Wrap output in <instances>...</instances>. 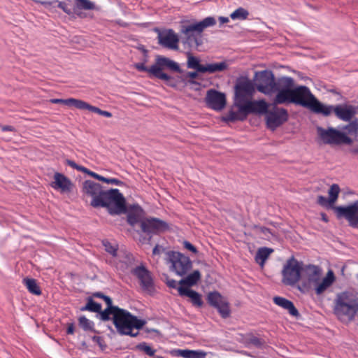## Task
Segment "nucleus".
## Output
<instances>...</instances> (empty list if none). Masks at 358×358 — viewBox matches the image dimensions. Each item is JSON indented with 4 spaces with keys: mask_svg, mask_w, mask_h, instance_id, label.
Returning <instances> with one entry per match:
<instances>
[{
    "mask_svg": "<svg viewBox=\"0 0 358 358\" xmlns=\"http://www.w3.org/2000/svg\"><path fill=\"white\" fill-rule=\"evenodd\" d=\"M0 128L2 131H15V128L13 126H10V125H5V126L0 125Z\"/></svg>",
    "mask_w": 358,
    "mask_h": 358,
    "instance_id": "obj_56",
    "label": "nucleus"
},
{
    "mask_svg": "<svg viewBox=\"0 0 358 358\" xmlns=\"http://www.w3.org/2000/svg\"><path fill=\"white\" fill-rule=\"evenodd\" d=\"M57 6H58V8H61L66 14L70 15L71 13V10L69 8L66 3L63 2V1H59Z\"/></svg>",
    "mask_w": 358,
    "mask_h": 358,
    "instance_id": "obj_52",
    "label": "nucleus"
},
{
    "mask_svg": "<svg viewBox=\"0 0 358 358\" xmlns=\"http://www.w3.org/2000/svg\"><path fill=\"white\" fill-rule=\"evenodd\" d=\"M153 255H159L160 253V248L158 245H157L152 250Z\"/></svg>",
    "mask_w": 358,
    "mask_h": 358,
    "instance_id": "obj_61",
    "label": "nucleus"
},
{
    "mask_svg": "<svg viewBox=\"0 0 358 358\" xmlns=\"http://www.w3.org/2000/svg\"><path fill=\"white\" fill-rule=\"evenodd\" d=\"M83 173H87V175H89L100 181H102L103 178V176H101L97 174L96 173L87 169V168H86L85 171H84Z\"/></svg>",
    "mask_w": 358,
    "mask_h": 358,
    "instance_id": "obj_53",
    "label": "nucleus"
},
{
    "mask_svg": "<svg viewBox=\"0 0 358 358\" xmlns=\"http://www.w3.org/2000/svg\"><path fill=\"white\" fill-rule=\"evenodd\" d=\"M83 192L85 195L92 198L90 204L93 206L94 201L96 199H101L105 190L100 184L87 180L83 183Z\"/></svg>",
    "mask_w": 358,
    "mask_h": 358,
    "instance_id": "obj_20",
    "label": "nucleus"
},
{
    "mask_svg": "<svg viewBox=\"0 0 358 358\" xmlns=\"http://www.w3.org/2000/svg\"><path fill=\"white\" fill-rule=\"evenodd\" d=\"M236 100L235 105L238 107L243 102L248 101L247 96H251L254 92L255 88L249 80H245L239 82L236 85Z\"/></svg>",
    "mask_w": 358,
    "mask_h": 358,
    "instance_id": "obj_18",
    "label": "nucleus"
},
{
    "mask_svg": "<svg viewBox=\"0 0 358 358\" xmlns=\"http://www.w3.org/2000/svg\"><path fill=\"white\" fill-rule=\"evenodd\" d=\"M351 152L353 154H358V148L352 149Z\"/></svg>",
    "mask_w": 358,
    "mask_h": 358,
    "instance_id": "obj_64",
    "label": "nucleus"
},
{
    "mask_svg": "<svg viewBox=\"0 0 358 358\" xmlns=\"http://www.w3.org/2000/svg\"><path fill=\"white\" fill-rule=\"evenodd\" d=\"M141 229L148 235L159 234L169 229V224L159 218L149 217L141 221Z\"/></svg>",
    "mask_w": 358,
    "mask_h": 358,
    "instance_id": "obj_12",
    "label": "nucleus"
},
{
    "mask_svg": "<svg viewBox=\"0 0 358 358\" xmlns=\"http://www.w3.org/2000/svg\"><path fill=\"white\" fill-rule=\"evenodd\" d=\"M345 129L350 134H357L358 131V120H355L351 121L350 124L345 127Z\"/></svg>",
    "mask_w": 358,
    "mask_h": 358,
    "instance_id": "obj_48",
    "label": "nucleus"
},
{
    "mask_svg": "<svg viewBox=\"0 0 358 358\" xmlns=\"http://www.w3.org/2000/svg\"><path fill=\"white\" fill-rule=\"evenodd\" d=\"M157 38L162 46L171 50H178L179 38L172 29L159 31Z\"/></svg>",
    "mask_w": 358,
    "mask_h": 358,
    "instance_id": "obj_21",
    "label": "nucleus"
},
{
    "mask_svg": "<svg viewBox=\"0 0 358 358\" xmlns=\"http://www.w3.org/2000/svg\"><path fill=\"white\" fill-rule=\"evenodd\" d=\"M302 276L306 278L310 286L314 283H317L321 277V269L315 265H307L302 268Z\"/></svg>",
    "mask_w": 358,
    "mask_h": 358,
    "instance_id": "obj_22",
    "label": "nucleus"
},
{
    "mask_svg": "<svg viewBox=\"0 0 358 358\" xmlns=\"http://www.w3.org/2000/svg\"><path fill=\"white\" fill-rule=\"evenodd\" d=\"M116 266H117V268H120L122 270H124V268H127V265L126 264H123L122 263L120 265L117 264Z\"/></svg>",
    "mask_w": 358,
    "mask_h": 358,
    "instance_id": "obj_62",
    "label": "nucleus"
},
{
    "mask_svg": "<svg viewBox=\"0 0 358 358\" xmlns=\"http://www.w3.org/2000/svg\"><path fill=\"white\" fill-rule=\"evenodd\" d=\"M323 110L329 111L328 114L321 113L324 116H329L334 112L336 116L345 122H350L356 114V108L352 105L338 104L335 106L323 104Z\"/></svg>",
    "mask_w": 358,
    "mask_h": 358,
    "instance_id": "obj_14",
    "label": "nucleus"
},
{
    "mask_svg": "<svg viewBox=\"0 0 358 358\" xmlns=\"http://www.w3.org/2000/svg\"><path fill=\"white\" fill-rule=\"evenodd\" d=\"M183 246L185 249L192 252L194 254L197 253V249L189 241H185L183 242Z\"/></svg>",
    "mask_w": 358,
    "mask_h": 358,
    "instance_id": "obj_51",
    "label": "nucleus"
},
{
    "mask_svg": "<svg viewBox=\"0 0 358 358\" xmlns=\"http://www.w3.org/2000/svg\"><path fill=\"white\" fill-rule=\"evenodd\" d=\"M65 163L66 164L69 165V166L78 170V171H82V172H84L86 170V168L83 166H80V165H78L73 160H71V159H66L65 160Z\"/></svg>",
    "mask_w": 358,
    "mask_h": 358,
    "instance_id": "obj_50",
    "label": "nucleus"
},
{
    "mask_svg": "<svg viewBox=\"0 0 358 358\" xmlns=\"http://www.w3.org/2000/svg\"><path fill=\"white\" fill-rule=\"evenodd\" d=\"M142 220L139 215L136 213H129L127 215V221L131 226H135L137 223L141 224Z\"/></svg>",
    "mask_w": 358,
    "mask_h": 358,
    "instance_id": "obj_47",
    "label": "nucleus"
},
{
    "mask_svg": "<svg viewBox=\"0 0 358 358\" xmlns=\"http://www.w3.org/2000/svg\"><path fill=\"white\" fill-rule=\"evenodd\" d=\"M178 355L183 358H206V352L203 350H178Z\"/></svg>",
    "mask_w": 358,
    "mask_h": 358,
    "instance_id": "obj_33",
    "label": "nucleus"
},
{
    "mask_svg": "<svg viewBox=\"0 0 358 358\" xmlns=\"http://www.w3.org/2000/svg\"><path fill=\"white\" fill-rule=\"evenodd\" d=\"M93 296L104 299V297H106V295H104L101 292H95V293L93 294Z\"/></svg>",
    "mask_w": 358,
    "mask_h": 358,
    "instance_id": "obj_60",
    "label": "nucleus"
},
{
    "mask_svg": "<svg viewBox=\"0 0 358 358\" xmlns=\"http://www.w3.org/2000/svg\"><path fill=\"white\" fill-rule=\"evenodd\" d=\"M136 348L143 351L146 355L149 356H154L156 350L152 349L151 347L147 345L146 343H141L136 345Z\"/></svg>",
    "mask_w": 358,
    "mask_h": 358,
    "instance_id": "obj_43",
    "label": "nucleus"
},
{
    "mask_svg": "<svg viewBox=\"0 0 358 358\" xmlns=\"http://www.w3.org/2000/svg\"><path fill=\"white\" fill-rule=\"evenodd\" d=\"M178 291L180 296H186L190 298L192 303L199 307L201 306L203 304V301L201 299L200 294L192 289H189L188 288L184 287L182 286H179L178 287Z\"/></svg>",
    "mask_w": 358,
    "mask_h": 358,
    "instance_id": "obj_27",
    "label": "nucleus"
},
{
    "mask_svg": "<svg viewBox=\"0 0 358 358\" xmlns=\"http://www.w3.org/2000/svg\"><path fill=\"white\" fill-rule=\"evenodd\" d=\"M273 300L276 305L287 310L292 316L298 317L299 315L298 310L291 301L282 296H275Z\"/></svg>",
    "mask_w": 358,
    "mask_h": 358,
    "instance_id": "obj_25",
    "label": "nucleus"
},
{
    "mask_svg": "<svg viewBox=\"0 0 358 358\" xmlns=\"http://www.w3.org/2000/svg\"><path fill=\"white\" fill-rule=\"evenodd\" d=\"M273 249L266 247L259 248L255 255V261L262 267H263L266 260L268 259L269 255L273 252Z\"/></svg>",
    "mask_w": 358,
    "mask_h": 358,
    "instance_id": "obj_32",
    "label": "nucleus"
},
{
    "mask_svg": "<svg viewBox=\"0 0 358 358\" xmlns=\"http://www.w3.org/2000/svg\"><path fill=\"white\" fill-rule=\"evenodd\" d=\"M334 280V275L331 271H329L324 278L321 279L320 278L317 283H314L312 285L314 287L316 294H322L333 284Z\"/></svg>",
    "mask_w": 358,
    "mask_h": 358,
    "instance_id": "obj_24",
    "label": "nucleus"
},
{
    "mask_svg": "<svg viewBox=\"0 0 358 358\" xmlns=\"http://www.w3.org/2000/svg\"><path fill=\"white\" fill-rule=\"evenodd\" d=\"M340 187L338 186V185L337 184H333L329 191H328V194H329V199H330V202L331 203H334L337 199H338V194L340 193Z\"/></svg>",
    "mask_w": 358,
    "mask_h": 358,
    "instance_id": "obj_40",
    "label": "nucleus"
},
{
    "mask_svg": "<svg viewBox=\"0 0 358 358\" xmlns=\"http://www.w3.org/2000/svg\"><path fill=\"white\" fill-rule=\"evenodd\" d=\"M199 73V72H197V71H196V70H195V71L187 72L184 76H185V79L189 78V80H187V83H189L190 85H199V83L194 80V79L198 77Z\"/></svg>",
    "mask_w": 358,
    "mask_h": 358,
    "instance_id": "obj_45",
    "label": "nucleus"
},
{
    "mask_svg": "<svg viewBox=\"0 0 358 358\" xmlns=\"http://www.w3.org/2000/svg\"><path fill=\"white\" fill-rule=\"evenodd\" d=\"M82 110H88L90 111L96 113H97V114H99L100 115H102V116H104V117H112V113H110L108 111H106V110H102L100 108H97L96 106H93L89 104L88 103L85 102V101H84Z\"/></svg>",
    "mask_w": 358,
    "mask_h": 358,
    "instance_id": "obj_39",
    "label": "nucleus"
},
{
    "mask_svg": "<svg viewBox=\"0 0 358 358\" xmlns=\"http://www.w3.org/2000/svg\"><path fill=\"white\" fill-rule=\"evenodd\" d=\"M246 117H247L246 114L241 113L239 109L237 112H235L233 110L230 111L227 115L228 120L231 121V122H234L236 120L243 121Z\"/></svg>",
    "mask_w": 358,
    "mask_h": 358,
    "instance_id": "obj_41",
    "label": "nucleus"
},
{
    "mask_svg": "<svg viewBox=\"0 0 358 358\" xmlns=\"http://www.w3.org/2000/svg\"><path fill=\"white\" fill-rule=\"evenodd\" d=\"M288 117L289 115L286 109L274 105L271 110L268 109V112L266 113V126L271 130L274 131L287 122Z\"/></svg>",
    "mask_w": 358,
    "mask_h": 358,
    "instance_id": "obj_11",
    "label": "nucleus"
},
{
    "mask_svg": "<svg viewBox=\"0 0 358 358\" xmlns=\"http://www.w3.org/2000/svg\"><path fill=\"white\" fill-rule=\"evenodd\" d=\"M50 101L52 103H64L66 106H72L78 109H83L84 101L74 98H69L66 99H52Z\"/></svg>",
    "mask_w": 358,
    "mask_h": 358,
    "instance_id": "obj_31",
    "label": "nucleus"
},
{
    "mask_svg": "<svg viewBox=\"0 0 358 358\" xmlns=\"http://www.w3.org/2000/svg\"><path fill=\"white\" fill-rule=\"evenodd\" d=\"M103 245L106 252L112 255L114 257L117 256V246L115 245H113L108 241H103Z\"/></svg>",
    "mask_w": 358,
    "mask_h": 358,
    "instance_id": "obj_44",
    "label": "nucleus"
},
{
    "mask_svg": "<svg viewBox=\"0 0 358 358\" xmlns=\"http://www.w3.org/2000/svg\"><path fill=\"white\" fill-rule=\"evenodd\" d=\"M205 101L210 108L217 111L222 110L227 103L225 94L213 89L207 91Z\"/></svg>",
    "mask_w": 358,
    "mask_h": 358,
    "instance_id": "obj_17",
    "label": "nucleus"
},
{
    "mask_svg": "<svg viewBox=\"0 0 358 358\" xmlns=\"http://www.w3.org/2000/svg\"><path fill=\"white\" fill-rule=\"evenodd\" d=\"M107 305V308L101 313V320L103 321H108L110 320V315H114L115 313H117L122 308L113 306L112 299L106 296L103 299Z\"/></svg>",
    "mask_w": 358,
    "mask_h": 358,
    "instance_id": "obj_28",
    "label": "nucleus"
},
{
    "mask_svg": "<svg viewBox=\"0 0 358 358\" xmlns=\"http://www.w3.org/2000/svg\"><path fill=\"white\" fill-rule=\"evenodd\" d=\"M76 6L79 9L93 10L95 8L94 3L90 0H76Z\"/></svg>",
    "mask_w": 358,
    "mask_h": 358,
    "instance_id": "obj_42",
    "label": "nucleus"
},
{
    "mask_svg": "<svg viewBox=\"0 0 358 358\" xmlns=\"http://www.w3.org/2000/svg\"><path fill=\"white\" fill-rule=\"evenodd\" d=\"M134 66L138 71L148 72L152 76L165 81L170 85H172L171 81L173 80V78L167 73H164L163 70L167 69L171 71L178 73L182 71L177 62L168 57L160 55L157 56L155 63L149 68L145 66L144 63H136L134 64Z\"/></svg>",
    "mask_w": 358,
    "mask_h": 358,
    "instance_id": "obj_2",
    "label": "nucleus"
},
{
    "mask_svg": "<svg viewBox=\"0 0 358 358\" xmlns=\"http://www.w3.org/2000/svg\"><path fill=\"white\" fill-rule=\"evenodd\" d=\"M113 322L120 335H127L131 337L138 336V331L134 332V329H141L146 323L145 320L138 319L129 311L121 309L113 315Z\"/></svg>",
    "mask_w": 358,
    "mask_h": 358,
    "instance_id": "obj_3",
    "label": "nucleus"
},
{
    "mask_svg": "<svg viewBox=\"0 0 358 358\" xmlns=\"http://www.w3.org/2000/svg\"><path fill=\"white\" fill-rule=\"evenodd\" d=\"M78 324L80 328L85 331H92L96 333L94 329V323L92 320L87 319L85 316L83 315L78 318Z\"/></svg>",
    "mask_w": 358,
    "mask_h": 358,
    "instance_id": "obj_37",
    "label": "nucleus"
},
{
    "mask_svg": "<svg viewBox=\"0 0 358 358\" xmlns=\"http://www.w3.org/2000/svg\"><path fill=\"white\" fill-rule=\"evenodd\" d=\"M317 132L324 144L339 145L341 143L350 144L352 143V139L350 137L333 127L324 129L322 127H317Z\"/></svg>",
    "mask_w": 358,
    "mask_h": 358,
    "instance_id": "obj_9",
    "label": "nucleus"
},
{
    "mask_svg": "<svg viewBox=\"0 0 358 358\" xmlns=\"http://www.w3.org/2000/svg\"><path fill=\"white\" fill-rule=\"evenodd\" d=\"M227 64L225 62L219 63L207 64L205 65L204 73H214L221 72L227 69Z\"/></svg>",
    "mask_w": 358,
    "mask_h": 358,
    "instance_id": "obj_35",
    "label": "nucleus"
},
{
    "mask_svg": "<svg viewBox=\"0 0 358 358\" xmlns=\"http://www.w3.org/2000/svg\"><path fill=\"white\" fill-rule=\"evenodd\" d=\"M51 186L55 189H60L63 192H69L72 187V182L64 175L55 173L54 175V181Z\"/></svg>",
    "mask_w": 358,
    "mask_h": 358,
    "instance_id": "obj_23",
    "label": "nucleus"
},
{
    "mask_svg": "<svg viewBox=\"0 0 358 358\" xmlns=\"http://www.w3.org/2000/svg\"><path fill=\"white\" fill-rule=\"evenodd\" d=\"M208 303L215 308L223 318H227L230 315V308L229 303L217 292L208 293L207 296Z\"/></svg>",
    "mask_w": 358,
    "mask_h": 358,
    "instance_id": "obj_15",
    "label": "nucleus"
},
{
    "mask_svg": "<svg viewBox=\"0 0 358 358\" xmlns=\"http://www.w3.org/2000/svg\"><path fill=\"white\" fill-rule=\"evenodd\" d=\"M248 15L249 12L246 9L240 7L231 13L230 17L234 20L242 21L246 20Z\"/></svg>",
    "mask_w": 358,
    "mask_h": 358,
    "instance_id": "obj_38",
    "label": "nucleus"
},
{
    "mask_svg": "<svg viewBox=\"0 0 358 358\" xmlns=\"http://www.w3.org/2000/svg\"><path fill=\"white\" fill-rule=\"evenodd\" d=\"M81 311H90L92 313H97L101 315V305L99 303L95 302L92 297H88L87 299V303L85 306L80 308Z\"/></svg>",
    "mask_w": 358,
    "mask_h": 358,
    "instance_id": "obj_34",
    "label": "nucleus"
},
{
    "mask_svg": "<svg viewBox=\"0 0 358 358\" xmlns=\"http://www.w3.org/2000/svg\"><path fill=\"white\" fill-rule=\"evenodd\" d=\"M131 272L139 280L143 290L150 292L153 290L154 285L151 273L144 266H136L132 269Z\"/></svg>",
    "mask_w": 358,
    "mask_h": 358,
    "instance_id": "obj_19",
    "label": "nucleus"
},
{
    "mask_svg": "<svg viewBox=\"0 0 358 358\" xmlns=\"http://www.w3.org/2000/svg\"><path fill=\"white\" fill-rule=\"evenodd\" d=\"M292 103L310 109L315 113L328 114L329 111L323 110V103L320 102L312 94L310 89L303 85L292 89Z\"/></svg>",
    "mask_w": 358,
    "mask_h": 358,
    "instance_id": "obj_6",
    "label": "nucleus"
},
{
    "mask_svg": "<svg viewBox=\"0 0 358 358\" xmlns=\"http://www.w3.org/2000/svg\"><path fill=\"white\" fill-rule=\"evenodd\" d=\"M201 273L198 270L194 271L192 273L187 275L185 278L181 279L178 283L180 286L186 285L192 287L195 285L201 279Z\"/></svg>",
    "mask_w": 358,
    "mask_h": 358,
    "instance_id": "obj_29",
    "label": "nucleus"
},
{
    "mask_svg": "<svg viewBox=\"0 0 358 358\" xmlns=\"http://www.w3.org/2000/svg\"><path fill=\"white\" fill-rule=\"evenodd\" d=\"M317 203L322 206L333 208L332 206L334 203L330 202V199H327L325 196L322 195L317 197Z\"/></svg>",
    "mask_w": 358,
    "mask_h": 358,
    "instance_id": "obj_49",
    "label": "nucleus"
},
{
    "mask_svg": "<svg viewBox=\"0 0 358 358\" xmlns=\"http://www.w3.org/2000/svg\"><path fill=\"white\" fill-rule=\"evenodd\" d=\"M216 24L215 17L209 16L201 21L193 22L181 27V32L185 35L184 43L190 48H197L202 43L201 33Z\"/></svg>",
    "mask_w": 358,
    "mask_h": 358,
    "instance_id": "obj_5",
    "label": "nucleus"
},
{
    "mask_svg": "<svg viewBox=\"0 0 358 358\" xmlns=\"http://www.w3.org/2000/svg\"><path fill=\"white\" fill-rule=\"evenodd\" d=\"M338 219L345 218L352 227H358V201L345 206L333 207Z\"/></svg>",
    "mask_w": 358,
    "mask_h": 358,
    "instance_id": "obj_13",
    "label": "nucleus"
},
{
    "mask_svg": "<svg viewBox=\"0 0 358 358\" xmlns=\"http://www.w3.org/2000/svg\"><path fill=\"white\" fill-rule=\"evenodd\" d=\"M321 215H322V220L323 221H324L325 222H328V218H327V216L326 215V214L322 213Z\"/></svg>",
    "mask_w": 358,
    "mask_h": 358,
    "instance_id": "obj_63",
    "label": "nucleus"
},
{
    "mask_svg": "<svg viewBox=\"0 0 358 358\" xmlns=\"http://www.w3.org/2000/svg\"><path fill=\"white\" fill-rule=\"evenodd\" d=\"M166 285L171 287V288H177L178 287H177V285L179 284L178 282H177L176 280H173V279H169V278H166Z\"/></svg>",
    "mask_w": 358,
    "mask_h": 358,
    "instance_id": "obj_55",
    "label": "nucleus"
},
{
    "mask_svg": "<svg viewBox=\"0 0 358 358\" xmlns=\"http://www.w3.org/2000/svg\"><path fill=\"white\" fill-rule=\"evenodd\" d=\"M219 21H220V24H224V23L228 22L229 21V19L227 17L221 16L219 17Z\"/></svg>",
    "mask_w": 358,
    "mask_h": 358,
    "instance_id": "obj_59",
    "label": "nucleus"
},
{
    "mask_svg": "<svg viewBox=\"0 0 358 358\" xmlns=\"http://www.w3.org/2000/svg\"><path fill=\"white\" fill-rule=\"evenodd\" d=\"M302 268L294 257L288 259L282 271V282L286 285H295L301 278Z\"/></svg>",
    "mask_w": 358,
    "mask_h": 358,
    "instance_id": "obj_10",
    "label": "nucleus"
},
{
    "mask_svg": "<svg viewBox=\"0 0 358 358\" xmlns=\"http://www.w3.org/2000/svg\"><path fill=\"white\" fill-rule=\"evenodd\" d=\"M23 283L30 293L35 295H40L41 294V289L36 280L33 278H24L23 279Z\"/></svg>",
    "mask_w": 358,
    "mask_h": 358,
    "instance_id": "obj_36",
    "label": "nucleus"
},
{
    "mask_svg": "<svg viewBox=\"0 0 358 358\" xmlns=\"http://www.w3.org/2000/svg\"><path fill=\"white\" fill-rule=\"evenodd\" d=\"M93 207H105L112 215L127 212L125 199L118 189L105 190L101 199L94 201Z\"/></svg>",
    "mask_w": 358,
    "mask_h": 358,
    "instance_id": "obj_4",
    "label": "nucleus"
},
{
    "mask_svg": "<svg viewBox=\"0 0 358 358\" xmlns=\"http://www.w3.org/2000/svg\"><path fill=\"white\" fill-rule=\"evenodd\" d=\"M334 313L341 321H352L358 313V294L351 290L338 293L334 299Z\"/></svg>",
    "mask_w": 358,
    "mask_h": 358,
    "instance_id": "obj_1",
    "label": "nucleus"
},
{
    "mask_svg": "<svg viewBox=\"0 0 358 358\" xmlns=\"http://www.w3.org/2000/svg\"><path fill=\"white\" fill-rule=\"evenodd\" d=\"M279 82L282 85V89H292L294 86V79L291 77H282Z\"/></svg>",
    "mask_w": 358,
    "mask_h": 358,
    "instance_id": "obj_46",
    "label": "nucleus"
},
{
    "mask_svg": "<svg viewBox=\"0 0 358 358\" xmlns=\"http://www.w3.org/2000/svg\"><path fill=\"white\" fill-rule=\"evenodd\" d=\"M170 269L179 276H184L191 269L192 262L190 259L178 252L171 251L167 253Z\"/></svg>",
    "mask_w": 358,
    "mask_h": 358,
    "instance_id": "obj_7",
    "label": "nucleus"
},
{
    "mask_svg": "<svg viewBox=\"0 0 358 358\" xmlns=\"http://www.w3.org/2000/svg\"><path fill=\"white\" fill-rule=\"evenodd\" d=\"M187 67L188 69L196 70L197 72L204 73L205 65L200 64V59L198 57L189 52L187 54Z\"/></svg>",
    "mask_w": 358,
    "mask_h": 358,
    "instance_id": "obj_30",
    "label": "nucleus"
},
{
    "mask_svg": "<svg viewBox=\"0 0 358 358\" xmlns=\"http://www.w3.org/2000/svg\"><path fill=\"white\" fill-rule=\"evenodd\" d=\"M238 108H239L241 113L246 114V116L252 113L266 115L268 112V104L264 99L258 101L248 100L238 106Z\"/></svg>",
    "mask_w": 358,
    "mask_h": 358,
    "instance_id": "obj_16",
    "label": "nucleus"
},
{
    "mask_svg": "<svg viewBox=\"0 0 358 358\" xmlns=\"http://www.w3.org/2000/svg\"><path fill=\"white\" fill-rule=\"evenodd\" d=\"M273 99V105L284 104L292 103V89H279Z\"/></svg>",
    "mask_w": 358,
    "mask_h": 358,
    "instance_id": "obj_26",
    "label": "nucleus"
},
{
    "mask_svg": "<svg viewBox=\"0 0 358 358\" xmlns=\"http://www.w3.org/2000/svg\"><path fill=\"white\" fill-rule=\"evenodd\" d=\"M257 90L266 95H271L278 90V85L271 71H262L256 73Z\"/></svg>",
    "mask_w": 358,
    "mask_h": 358,
    "instance_id": "obj_8",
    "label": "nucleus"
},
{
    "mask_svg": "<svg viewBox=\"0 0 358 358\" xmlns=\"http://www.w3.org/2000/svg\"><path fill=\"white\" fill-rule=\"evenodd\" d=\"M66 332L68 334H73L74 333V325L73 323L68 325Z\"/></svg>",
    "mask_w": 358,
    "mask_h": 358,
    "instance_id": "obj_58",
    "label": "nucleus"
},
{
    "mask_svg": "<svg viewBox=\"0 0 358 358\" xmlns=\"http://www.w3.org/2000/svg\"><path fill=\"white\" fill-rule=\"evenodd\" d=\"M94 342L96 343L100 347H102L103 339L100 336H94L92 337Z\"/></svg>",
    "mask_w": 358,
    "mask_h": 358,
    "instance_id": "obj_57",
    "label": "nucleus"
},
{
    "mask_svg": "<svg viewBox=\"0 0 358 358\" xmlns=\"http://www.w3.org/2000/svg\"><path fill=\"white\" fill-rule=\"evenodd\" d=\"M103 182L108 183V184H115V185H119L121 182L116 179V178H107L103 177Z\"/></svg>",
    "mask_w": 358,
    "mask_h": 358,
    "instance_id": "obj_54",
    "label": "nucleus"
}]
</instances>
